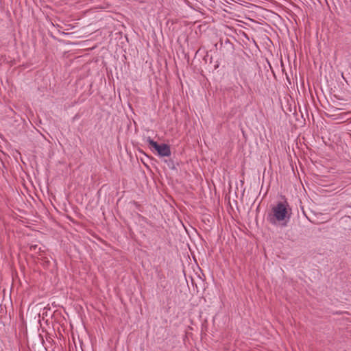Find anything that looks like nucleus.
I'll use <instances>...</instances> for the list:
<instances>
[{
	"label": "nucleus",
	"instance_id": "1",
	"mask_svg": "<svg viewBox=\"0 0 351 351\" xmlns=\"http://www.w3.org/2000/svg\"><path fill=\"white\" fill-rule=\"evenodd\" d=\"M291 214V208L287 200L279 202L271 208V213L269 214L267 219L271 224L282 222V225L287 226Z\"/></svg>",
	"mask_w": 351,
	"mask_h": 351
},
{
	"label": "nucleus",
	"instance_id": "2",
	"mask_svg": "<svg viewBox=\"0 0 351 351\" xmlns=\"http://www.w3.org/2000/svg\"><path fill=\"white\" fill-rule=\"evenodd\" d=\"M150 147L154 149L158 154L161 157L169 156L171 154L170 146L165 143L158 144L156 141H154L150 137L147 139Z\"/></svg>",
	"mask_w": 351,
	"mask_h": 351
},
{
	"label": "nucleus",
	"instance_id": "3",
	"mask_svg": "<svg viewBox=\"0 0 351 351\" xmlns=\"http://www.w3.org/2000/svg\"><path fill=\"white\" fill-rule=\"evenodd\" d=\"M38 259L42 265H43L45 267H49L50 264V261L48 259V258L44 256L43 254L38 255Z\"/></svg>",
	"mask_w": 351,
	"mask_h": 351
},
{
	"label": "nucleus",
	"instance_id": "4",
	"mask_svg": "<svg viewBox=\"0 0 351 351\" xmlns=\"http://www.w3.org/2000/svg\"><path fill=\"white\" fill-rule=\"evenodd\" d=\"M37 249L38 250V252H37L38 255L44 252V251L41 250V247H38V245H31L29 246L30 251L35 252Z\"/></svg>",
	"mask_w": 351,
	"mask_h": 351
},
{
	"label": "nucleus",
	"instance_id": "5",
	"mask_svg": "<svg viewBox=\"0 0 351 351\" xmlns=\"http://www.w3.org/2000/svg\"><path fill=\"white\" fill-rule=\"evenodd\" d=\"M168 167L171 169H175L176 166L173 160H165Z\"/></svg>",
	"mask_w": 351,
	"mask_h": 351
}]
</instances>
